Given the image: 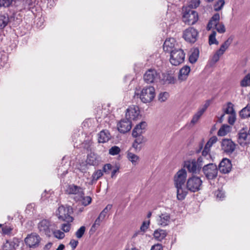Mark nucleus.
<instances>
[{"instance_id":"nucleus-5","label":"nucleus","mask_w":250,"mask_h":250,"mask_svg":"<svg viewBox=\"0 0 250 250\" xmlns=\"http://www.w3.org/2000/svg\"><path fill=\"white\" fill-rule=\"evenodd\" d=\"M183 21L187 24L193 25L198 20V15L197 12L190 7H186L183 10Z\"/></svg>"},{"instance_id":"nucleus-14","label":"nucleus","mask_w":250,"mask_h":250,"mask_svg":"<svg viewBox=\"0 0 250 250\" xmlns=\"http://www.w3.org/2000/svg\"><path fill=\"white\" fill-rule=\"evenodd\" d=\"M41 241V237L36 233L27 235L24 241L26 245L30 248H36L38 246Z\"/></svg>"},{"instance_id":"nucleus-46","label":"nucleus","mask_w":250,"mask_h":250,"mask_svg":"<svg viewBox=\"0 0 250 250\" xmlns=\"http://www.w3.org/2000/svg\"><path fill=\"white\" fill-rule=\"evenodd\" d=\"M13 0H0V6L8 7L12 3Z\"/></svg>"},{"instance_id":"nucleus-64","label":"nucleus","mask_w":250,"mask_h":250,"mask_svg":"<svg viewBox=\"0 0 250 250\" xmlns=\"http://www.w3.org/2000/svg\"><path fill=\"white\" fill-rule=\"evenodd\" d=\"M65 246L63 244H60L56 250H63Z\"/></svg>"},{"instance_id":"nucleus-21","label":"nucleus","mask_w":250,"mask_h":250,"mask_svg":"<svg viewBox=\"0 0 250 250\" xmlns=\"http://www.w3.org/2000/svg\"><path fill=\"white\" fill-rule=\"evenodd\" d=\"M158 225L165 227L168 225L171 222V217L169 213L167 212L161 213L157 219Z\"/></svg>"},{"instance_id":"nucleus-44","label":"nucleus","mask_w":250,"mask_h":250,"mask_svg":"<svg viewBox=\"0 0 250 250\" xmlns=\"http://www.w3.org/2000/svg\"><path fill=\"white\" fill-rule=\"evenodd\" d=\"M215 195L219 200H223L225 197V192L222 189H218L215 192Z\"/></svg>"},{"instance_id":"nucleus-20","label":"nucleus","mask_w":250,"mask_h":250,"mask_svg":"<svg viewBox=\"0 0 250 250\" xmlns=\"http://www.w3.org/2000/svg\"><path fill=\"white\" fill-rule=\"evenodd\" d=\"M184 167L187 168L189 172L197 173L200 168L197 164L195 159H190L185 162Z\"/></svg>"},{"instance_id":"nucleus-61","label":"nucleus","mask_w":250,"mask_h":250,"mask_svg":"<svg viewBox=\"0 0 250 250\" xmlns=\"http://www.w3.org/2000/svg\"><path fill=\"white\" fill-rule=\"evenodd\" d=\"M52 245V243L51 242H49L45 245L43 249L44 250H49L51 248Z\"/></svg>"},{"instance_id":"nucleus-27","label":"nucleus","mask_w":250,"mask_h":250,"mask_svg":"<svg viewBox=\"0 0 250 250\" xmlns=\"http://www.w3.org/2000/svg\"><path fill=\"white\" fill-rule=\"evenodd\" d=\"M233 41V38L229 37L220 46L219 49L217 50L218 53L223 55L225 51L228 48Z\"/></svg>"},{"instance_id":"nucleus-12","label":"nucleus","mask_w":250,"mask_h":250,"mask_svg":"<svg viewBox=\"0 0 250 250\" xmlns=\"http://www.w3.org/2000/svg\"><path fill=\"white\" fill-rule=\"evenodd\" d=\"M236 144L231 139H223L221 142V149L227 154H232L235 150Z\"/></svg>"},{"instance_id":"nucleus-3","label":"nucleus","mask_w":250,"mask_h":250,"mask_svg":"<svg viewBox=\"0 0 250 250\" xmlns=\"http://www.w3.org/2000/svg\"><path fill=\"white\" fill-rule=\"evenodd\" d=\"M72 213V208L70 206H61L58 208L56 214L59 220L70 223L73 221V218L71 216Z\"/></svg>"},{"instance_id":"nucleus-4","label":"nucleus","mask_w":250,"mask_h":250,"mask_svg":"<svg viewBox=\"0 0 250 250\" xmlns=\"http://www.w3.org/2000/svg\"><path fill=\"white\" fill-rule=\"evenodd\" d=\"M185 53L184 50L180 47L175 49L170 53L169 62L170 63L175 66H178L183 63L185 58Z\"/></svg>"},{"instance_id":"nucleus-51","label":"nucleus","mask_w":250,"mask_h":250,"mask_svg":"<svg viewBox=\"0 0 250 250\" xmlns=\"http://www.w3.org/2000/svg\"><path fill=\"white\" fill-rule=\"evenodd\" d=\"M149 221H148L147 222H146V221H144L143 222L142 225H141V227H140V230L143 232L144 233L145 232H146V231L147 230V229H148V227H149Z\"/></svg>"},{"instance_id":"nucleus-39","label":"nucleus","mask_w":250,"mask_h":250,"mask_svg":"<svg viewBox=\"0 0 250 250\" xmlns=\"http://www.w3.org/2000/svg\"><path fill=\"white\" fill-rule=\"evenodd\" d=\"M86 161L88 164L92 166H94L97 163L96 157L94 154H92L88 155Z\"/></svg>"},{"instance_id":"nucleus-24","label":"nucleus","mask_w":250,"mask_h":250,"mask_svg":"<svg viewBox=\"0 0 250 250\" xmlns=\"http://www.w3.org/2000/svg\"><path fill=\"white\" fill-rule=\"evenodd\" d=\"M111 138V135L107 130H103L98 134V142L104 143L108 142Z\"/></svg>"},{"instance_id":"nucleus-43","label":"nucleus","mask_w":250,"mask_h":250,"mask_svg":"<svg viewBox=\"0 0 250 250\" xmlns=\"http://www.w3.org/2000/svg\"><path fill=\"white\" fill-rule=\"evenodd\" d=\"M169 95L167 92L160 93L158 95V100L160 102H165L168 98Z\"/></svg>"},{"instance_id":"nucleus-1","label":"nucleus","mask_w":250,"mask_h":250,"mask_svg":"<svg viewBox=\"0 0 250 250\" xmlns=\"http://www.w3.org/2000/svg\"><path fill=\"white\" fill-rule=\"evenodd\" d=\"M187 177L185 169L179 170L174 177V184L177 189V198L179 200H184L188 194L187 190L185 188V183Z\"/></svg>"},{"instance_id":"nucleus-57","label":"nucleus","mask_w":250,"mask_h":250,"mask_svg":"<svg viewBox=\"0 0 250 250\" xmlns=\"http://www.w3.org/2000/svg\"><path fill=\"white\" fill-rule=\"evenodd\" d=\"M150 250H163V246L160 244H155L152 246Z\"/></svg>"},{"instance_id":"nucleus-37","label":"nucleus","mask_w":250,"mask_h":250,"mask_svg":"<svg viewBox=\"0 0 250 250\" xmlns=\"http://www.w3.org/2000/svg\"><path fill=\"white\" fill-rule=\"evenodd\" d=\"M112 208L111 204H108L106 207L102 211L100 214V217H102V220H104L106 216L107 213L110 211Z\"/></svg>"},{"instance_id":"nucleus-35","label":"nucleus","mask_w":250,"mask_h":250,"mask_svg":"<svg viewBox=\"0 0 250 250\" xmlns=\"http://www.w3.org/2000/svg\"><path fill=\"white\" fill-rule=\"evenodd\" d=\"M224 113L227 114H230L235 113L234 105L231 102H228L227 104V107L224 109Z\"/></svg>"},{"instance_id":"nucleus-60","label":"nucleus","mask_w":250,"mask_h":250,"mask_svg":"<svg viewBox=\"0 0 250 250\" xmlns=\"http://www.w3.org/2000/svg\"><path fill=\"white\" fill-rule=\"evenodd\" d=\"M2 230L3 233L8 234L10 232L11 229L7 227H5L2 228Z\"/></svg>"},{"instance_id":"nucleus-49","label":"nucleus","mask_w":250,"mask_h":250,"mask_svg":"<svg viewBox=\"0 0 250 250\" xmlns=\"http://www.w3.org/2000/svg\"><path fill=\"white\" fill-rule=\"evenodd\" d=\"M236 121V113L229 114L228 118V122L230 125H233Z\"/></svg>"},{"instance_id":"nucleus-62","label":"nucleus","mask_w":250,"mask_h":250,"mask_svg":"<svg viewBox=\"0 0 250 250\" xmlns=\"http://www.w3.org/2000/svg\"><path fill=\"white\" fill-rule=\"evenodd\" d=\"M143 234L144 233L141 230H139L135 232V233L133 235V237H135L138 235H143Z\"/></svg>"},{"instance_id":"nucleus-32","label":"nucleus","mask_w":250,"mask_h":250,"mask_svg":"<svg viewBox=\"0 0 250 250\" xmlns=\"http://www.w3.org/2000/svg\"><path fill=\"white\" fill-rule=\"evenodd\" d=\"M230 126L227 125H223L219 129L217 135L219 136H224L229 131Z\"/></svg>"},{"instance_id":"nucleus-40","label":"nucleus","mask_w":250,"mask_h":250,"mask_svg":"<svg viewBox=\"0 0 250 250\" xmlns=\"http://www.w3.org/2000/svg\"><path fill=\"white\" fill-rule=\"evenodd\" d=\"M249 85H250V73L247 74L241 82V85L243 87Z\"/></svg>"},{"instance_id":"nucleus-17","label":"nucleus","mask_w":250,"mask_h":250,"mask_svg":"<svg viewBox=\"0 0 250 250\" xmlns=\"http://www.w3.org/2000/svg\"><path fill=\"white\" fill-rule=\"evenodd\" d=\"M132 127L131 122L128 118L124 119L117 124L119 131L122 133H125L131 129Z\"/></svg>"},{"instance_id":"nucleus-13","label":"nucleus","mask_w":250,"mask_h":250,"mask_svg":"<svg viewBox=\"0 0 250 250\" xmlns=\"http://www.w3.org/2000/svg\"><path fill=\"white\" fill-rule=\"evenodd\" d=\"M198 34V32L195 29L190 27L184 31L183 37L187 42L194 43L197 39Z\"/></svg>"},{"instance_id":"nucleus-38","label":"nucleus","mask_w":250,"mask_h":250,"mask_svg":"<svg viewBox=\"0 0 250 250\" xmlns=\"http://www.w3.org/2000/svg\"><path fill=\"white\" fill-rule=\"evenodd\" d=\"M208 158H206V157H203L202 156L199 157L197 160H196L197 164H198V166L201 169L202 167V166L204 164L205 165L208 164Z\"/></svg>"},{"instance_id":"nucleus-45","label":"nucleus","mask_w":250,"mask_h":250,"mask_svg":"<svg viewBox=\"0 0 250 250\" xmlns=\"http://www.w3.org/2000/svg\"><path fill=\"white\" fill-rule=\"evenodd\" d=\"M120 148L117 146H112L109 150V153L111 155H115L119 153L120 152Z\"/></svg>"},{"instance_id":"nucleus-55","label":"nucleus","mask_w":250,"mask_h":250,"mask_svg":"<svg viewBox=\"0 0 250 250\" xmlns=\"http://www.w3.org/2000/svg\"><path fill=\"white\" fill-rule=\"evenodd\" d=\"M208 43L209 45H211L213 44H218V42L216 40V38L215 37H212L209 36Z\"/></svg>"},{"instance_id":"nucleus-2","label":"nucleus","mask_w":250,"mask_h":250,"mask_svg":"<svg viewBox=\"0 0 250 250\" xmlns=\"http://www.w3.org/2000/svg\"><path fill=\"white\" fill-rule=\"evenodd\" d=\"M146 126V122H141L132 130V135L135 138L132 147L136 151H140L142 148V145L146 141V139L142 135Z\"/></svg>"},{"instance_id":"nucleus-41","label":"nucleus","mask_w":250,"mask_h":250,"mask_svg":"<svg viewBox=\"0 0 250 250\" xmlns=\"http://www.w3.org/2000/svg\"><path fill=\"white\" fill-rule=\"evenodd\" d=\"M52 233H53L54 237L56 238L59 239H63L64 236L65 234L63 232L61 231L60 230H54V229H53V231H52Z\"/></svg>"},{"instance_id":"nucleus-9","label":"nucleus","mask_w":250,"mask_h":250,"mask_svg":"<svg viewBox=\"0 0 250 250\" xmlns=\"http://www.w3.org/2000/svg\"><path fill=\"white\" fill-rule=\"evenodd\" d=\"M155 96L154 87L149 86L143 88L140 94L141 100L144 103L151 102Z\"/></svg>"},{"instance_id":"nucleus-42","label":"nucleus","mask_w":250,"mask_h":250,"mask_svg":"<svg viewBox=\"0 0 250 250\" xmlns=\"http://www.w3.org/2000/svg\"><path fill=\"white\" fill-rule=\"evenodd\" d=\"M85 231V227L84 226L81 227L76 232L75 235L78 239L81 238Z\"/></svg>"},{"instance_id":"nucleus-63","label":"nucleus","mask_w":250,"mask_h":250,"mask_svg":"<svg viewBox=\"0 0 250 250\" xmlns=\"http://www.w3.org/2000/svg\"><path fill=\"white\" fill-rule=\"evenodd\" d=\"M118 171V168L114 169H113L111 172V178H113L117 173V172Z\"/></svg>"},{"instance_id":"nucleus-19","label":"nucleus","mask_w":250,"mask_h":250,"mask_svg":"<svg viewBox=\"0 0 250 250\" xmlns=\"http://www.w3.org/2000/svg\"><path fill=\"white\" fill-rule=\"evenodd\" d=\"M232 168L231 161L227 158H224L220 163L218 166V170L224 174L229 173Z\"/></svg>"},{"instance_id":"nucleus-52","label":"nucleus","mask_w":250,"mask_h":250,"mask_svg":"<svg viewBox=\"0 0 250 250\" xmlns=\"http://www.w3.org/2000/svg\"><path fill=\"white\" fill-rule=\"evenodd\" d=\"M82 199L83 200V203L85 206L89 205L91 202V198L90 196H86L82 198H79V200Z\"/></svg>"},{"instance_id":"nucleus-59","label":"nucleus","mask_w":250,"mask_h":250,"mask_svg":"<svg viewBox=\"0 0 250 250\" xmlns=\"http://www.w3.org/2000/svg\"><path fill=\"white\" fill-rule=\"evenodd\" d=\"M217 141V138L216 136H212L211 137L209 140H208V142L212 146L213 144L215 143Z\"/></svg>"},{"instance_id":"nucleus-7","label":"nucleus","mask_w":250,"mask_h":250,"mask_svg":"<svg viewBox=\"0 0 250 250\" xmlns=\"http://www.w3.org/2000/svg\"><path fill=\"white\" fill-rule=\"evenodd\" d=\"M202 171L208 180H213L217 177L218 169L215 164L209 163L205 165L202 168Z\"/></svg>"},{"instance_id":"nucleus-56","label":"nucleus","mask_w":250,"mask_h":250,"mask_svg":"<svg viewBox=\"0 0 250 250\" xmlns=\"http://www.w3.org/2000/svg\"><path fill=\"white\" fill-rule=\"evenodd\" d=\"M221 55H222L218 53V52L217 51L215 53V54L212 57V61L214 63H216V62H217L219 61L220 57Z\"/></svg>"},{"instance_id":"nucleus-29","label":"nucleus","mask_w":250,"mask_h":250,"mask_svg":"<svg viewBox=\"0 0 250 250\" xmlns=\"http://www.w3.org/2000/svg\"><path fill=\"white\" fill-rule=\"evenodd\" d=\"M199 55V50L197 48H193L189 57V61L191 63H194L198 60Z\"/></svg>"},{"instance_id":"nucleus-16","label":"nucleus","mask_w":250,"mask_h":250,"mask_svg":"<svg viewBox=\"0 0 250 250\" xmlns=\"http://www.w3.org/2000/svg\"><path fill=\"white\" fill-rule=\"evenodd\" d=\"M250 135L246 130L243 128L237 134V142L242 146H244L250 143Z\"/></svg>"},{"instance_id":"nucleus-15","label":"nucleus","mask_w":250,"mask_h":250,"mask_svg":"<svg viewBox=\"0 0 250 250\" xmlns=\"http://www.w3.org/2000/svg\"><path fill=\"white\" fill-rule=\"evenodd\" d=\"M66 192L68 194L76 195L78 199L83 197V195H84L83 188L74 184L68 185L66 190Z\"/></svg>"},{"instance_id":"nucleus-6","label":"nucleus","mask_w":250,"mask_h":250,"mask_svg":"<svg viewBox=\"0 0 250 250\" xmlns=\"http://www.w3.org/2000/svg\"><path fill=\"white\" fill-rule=\"evenodd\" d=\"M220 20V15L218 13L215 14L210 19L207 25L208 30L215 28L216 30L220 33H224L226 31L225 25L223 23H219Z\"/></svg>"},{"instance_id":"nucleus-36","label":"nucleus","mask_w":250,"mask_h":250,"mask_svg":"<svg viewBox=\"0 0 250 250\" xmlns=\"http://www.w3.org/2000/svg\"><path fill=\"white\" fill-rule=\"evenodd\" d=\"M225 3L224 0H218L213 5L214 10L215 11L221 10Z\"/></svg>"},{"instance_id":"nucleus-10","label":"nucleus","mask_w":250,"mask_h":250,"mask_svg":"<svg viewBox=\"0 0 250 250\" xmlns=\"http://www.w3.org/2000/svg\"><path fill=\"white\" fill-rule=\"evenodd\" d=\"M38 227L41 234H45L48 237L51 236L53 229H55L54 225L46 219H43L40 221L38 224Z\"/></svg>"},{"instance_id":"nucleus-26","label":"nucleus","mask_w":250,"mask_h":250,"mask_svg":"<svg viewBox=\"0 0 250 250\" xmlns=\"http://www.w3.org/2000/svg\"><path fill=\"white\" fill-rule=\"evenodd\" d=\"M190 71V68L188 65L183 66L179 71L178 79L181 81H185L187 79Z\"/></svg>"},{"instance_id":"nucleus-34","label":"nucleus","mask_w":250,"mask_h":250,"mask_svg":"<svg viewBox=\"0 0 250 250\" xmlns=\"http://www.w3.org/2000/svg\"><path fill=\"white\" fill-rule=\"evenodd\" d=\"M127 157L128 159L131 161L133 165H136L137 161L139 160V157L136 154L128 152L127 154Z\"/></svg>"},{"instance_id":"nucleus-25","label":"nucleus","mask_w":250,"mask_h":250,"mask_svg":"<svg viewBox=\"0 0 250 250\" xmlns=\"http://www.w3.org/2000/svg\"><path fill=\"white\" fill-rule=\"evenodd\" d=\"M163 78H160V82L163 84H173L176 82V79L169 74H162Z\"/></svg>"},{"instance_id":"nucleus-31","label":"nucleus","mask_w":250,"mask_h":250,"mask_svg":"<svg viewBox=\"0 0 250 250\" xmlns=\"http://www.w3.org/2000/svg\"><path fill=\"white\" fill-rule=\"evenodd\" d=\"M239 116L242 119L250 117V105L248 104L247 106L241 110L239 112Z\"/></svg>"},{"instance_id":"nucleus-11","label":"nucleus","mask_w":250,"mask_h":250,"mask_svg":"<svg viewBox=\"0 0 250 250\" xmlns=\"http://www.w3.org/2000/svg\"><path fill=\"white\" fill-rule=\"evenodd\" d=\"M160 78V72L153 68L148 69L144 75V80L147 83H156Z\"/></svg>"},{"instance_id":"nucleus-28","label":"nucleus","mask_w":250,"mask_h":250,"mask_svg":"<svg viewBox=\"0 0 250 250\" xmlns=\"http://www.w3.org/2000/svg\"><path fill=\"white\" fill-rule=\"evenodd\" d=\"M167 235L165 230L158 229L154 231L153 233L154 237L158 241H161L163 240Z\"/></svg>"},{"instance_id":"nucleus-18","label":"nucleus","mask_w":250,"mask_h":250,"mask_svg":"<svg viewBox=\"0 0 250 250\" xmlns=\"http://www.w3.org/2000/svg\"><path fill=\"white\" fill-rule=\"evenodd\" d=\"M179 47L174 38H168L166 39L163 44V49L165 52L171 53L175 49Z\"/></svg>"},{"instance_id":"nucleus-48","label":"nucleus","mask_w":250,"mask_h":250,"mask_svg":"<svg viewBox=\"0 0 250 250\" xmlns=\"http://www.w3.org/2000/svg\"><path fill=\"white\" fill-rule=\"evenodd\" d=\"M200 3V0H191L188 7L190 8H195L199 5Z\"/></svg>"},{"instance_id":"nucleus-23","label":"nucleus","mask_w":250,"mask_h":250,"mask_svg":"<svg viewBox=\"0 0 250 250\" xmlns=\"http://www.w3.org/2000/svg\"><path fill=\"white\" fill-rule=\"evenodd\" d=\"M139 107L130 108L127 109L125 114L126 118H128L130 121L131 120H135L139 115Z\"/></svg>"},{"instance_id":"nucleus-54","label":"nucleus","mask_w":250,"mask_h":250,"mask_svg":"<svg viewBox=\"0 0 250 250\" xmlns=\"http://www.w3.org/2000/svg\"><path fill=\"white\" fill-rule=\"evenodd\" d=\"M209 150L204 148L202 152V157L208 158V160L211 159L210 155L209 154Z\"/></svg>"},{"instance_id":"nucleus-33","label":"nucleus","mask_w":250,"mask_h":250,"mask_svg":"<svg viewBox=\"0 0 250 250\" xmlns=\"http://www.w3.org/2000/svg\"><path fill=\"white\" fill-rule=\"evenodd\" d=\"M103 175V171L101 169L95 171L92 175L91 183L93 184L97 182Z\"/></svg>"},{"instance_id":"nucleus-53","label":"nucleus","mask_w":250,"mask_h":250,"mask_svg":"<svg viewBox=\"0 0 250 250\" xmlns=\"http://www.w3.org/2000/svg\"><path fill=\"white\" fill-rule=\"evenodd\" d=\"M103 220H102V217H100V215L98 216V217L96 219L94 223L93 224L92 226V229H96L98 228L99 226H100L101 224V222Z\"/></svg>"},{"instance_id":"nucleus-30","label":"nucleus","mask_w":250,"mask_h":250,"mask_svg":"<svg viewBox=\"0 0 250 250\" xmlns=\"http://www.w3.org/2000/svg\"><path fill=\"white\" fill-rule=\"evenodd\" d=\"M9 22V18L7 14L0 15V29H4Z\"/></svg>"},{"instance_id":"nucleus-58","label":"nucleus","mask_w":250,"mask_h":250,"mask_svg":"<svg viewBox=\"0 0 250 250\" xmlns=\"http://www.w3.org/2000/svg\"><path fill=\"white\" fill-rule=\"evenodd\" d=\"M69 244L73 250H74L78 244V241L74 239L71 240Z\"/></svg>"},{"instance_id":"nucleus-50","label":"nucleus","mask_w":250,"mask_h":250,"mask_svg":"<svg viewBox=\"0 0 250 250\" xmlns=\"http://www.w3.org/2000/svg\"><path fill=\"white\" fill-rule=\"evenodd\" d=\"M71 228L70 223H64L62 224L61 229L65 232H69Z\"/></svg>"},{"instance_id":"nucleus-47","label":"nucleus","mask_w":250,"mask_h":250,"mask_svg":"<svg viewBox=\"0 0 250 250\" xmlns=\"http://www.w3.org/2000/svg\"><path fill=\"white\" fill-rule=\"evenodd\" d=\"M113 168V166L110 164H106L103 167V171L106 174H109V171Z\"/></svg>"},{"instance_id":"nucleus-22","label":"nucleus","mask_w":250,"mask_h":250,"mask_svg":"<svg viewBox=\"0 0 250 250\" xmlns=\"http://www.w3.org/2000/svg\"><path fill=\"white\" fill-rule=\"evenodd\" d=\"M209 105V102L208 101L204 105L203 107L200 108L197 112L193 116L191 121V123L193 125L196 123Z\"/></svg>"},{"instance_id":"nucleus-8","label":"nucleus","mask_w":250,"mask_h":250,"mask_svg":"<svg viewBox=\"0 0 250 250\" xmlns=\"http://www.w3.org/2000/svg\"><path fill=\"white\" fill-rule=\"evenodd\" d=\"M202 185V181L200 177L197 176H192L188 179L186 188L187 190L195 192L201 189Z\"/></svg>"}]
</instances>
